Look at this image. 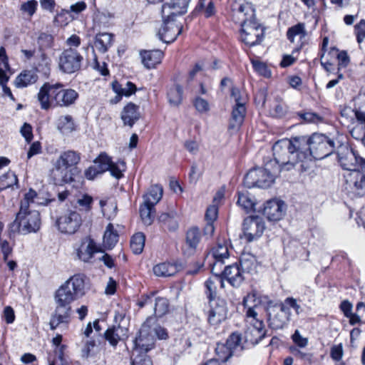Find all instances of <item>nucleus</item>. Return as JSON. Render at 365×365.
<instances>
[{
	"label": "nucleus",
	"instance_id": "obj_56",
	"mask_svg": "<svg viewBox=\"0 0 365 365\" xmlns=\"http://www.w3.org/2000/svg\"><path fill=\"white\" fill-rule=\"evenodd\" d=\"M351 135L358 140H361L364 143L365 139V128L360 125H356L350 130Z\"/></svg>",
	"mask_w": 365,
	"mask_h": 365
},
{
	"label": "nucleus",
	"instance_id": "obj_3",
	"mask_svg": "<svg viewBox=\"0 0 365 365\" xmlns=\"http://www.w3.org/2000/svg\"><path fill=\"white\" fill-rule=\"evenodd\" d=\"M301 143L306 145V141L299 136L291 139L284 138L274 144L273 155L278 165L276 168L279 169V173L291 170L299 163H301V168H304L307 154L303 153Z\"/></svg>",
	"mask_w": 365,
	"mask_h": 365
},
{
	"label": "nucleus",
	"instance_id": "obj_52",
	"mask_svg": "<svg viewBox=\"0 0 365 365\" xmlns=\"http://www.w3.org/2000/svg\"><path fill=\"white\" fill-rule=\"evenodd\" d=\"M125 163L123 161H118V163L112 162L110 171V175L117 179L123 176L122 172L125 170Z\"/></svg>",
	"mask_w": 365,
	"mask_h": 365
},
{
	"label": "nucleus",
	"instance_id": "obj_4",
	"mask_svg": "<svg viewBox=\"0 0 365 365\" xmlns=\"http://www.w3.org/2000/svg\"><path fill=\"white\" fill-rule=\"evenodd\" d=\"M78 97V93L71 88H63L60 83H45L37 94V99L43 110L50 108L51 102L56 106L68 107L73 104Z\"/></svg>",
	"mask_w": 365,
	"mask_h": 365
},
{
	"label": "nucleus",
	"instance_id": "obj_32",
	"mask_svg": "<svg viewBox=\"0 0 365 365\" xmlns=\"http://www.w3.org/2000/svg\"><path fill=\"white\" fill-rule=\"evenodd\" d=\"M158 221L164 228L170 232L175 231L178 228V216L175 211L162 213L158 217Z\"/></svg>",
	"mask_w": 365,
	"mask_h": 365
},
{
	"label": "nucleus",
	"instance_id": "obj_38",
	"mask_svg": "<svg viewBox=\"0 0 365 365\" xmlns=\"http://www.w3.org/2000/svg\"><path fill=\"white\" fill-rule=\"evenodd\" d=\"M118 240V235L112 224H108L103 235V244L108 249H112Z\"/></svg>",
	"mask_w": 365,
	"mask_h": 365
},
{
	"label": "nucleus",
	"instance_id": "obj_62",
	"mask_svg": "<svg viewBox=\"0 0 365 365\" xmlns=\"http://www.w3.org/2000/svg\"><path fill=\"white\" fill-rule=\"evenodd\" d=\"M343 346L341 344L338 345H334L331 348L330 355L333 360L334 361H340L343 356Z\"/></svg>",
	"mask_w": 365,
	"mask_h": 365
},
{
	"label": "nucleus",
	"instance_id": "obj_30",
	"mask_svg": "<svg viewBox=\"0 0 365 365\" xmlns=\"http://www.w3.org/2000/svg\"><path fill=\"white\" fill-rule=\"evenodd\" d=\"M48 200L43 198L33 189H29V191L25 193L23 200L21 201V205L24 207L30 209H34L38 205H46Z\"/></svg>",
	"mask_w": 365,
	"mask_h": 365
},
{
	"label": "nucleus",
	"instance_id": "obj_25",
	"mask_svg": "<svg viewBox=\"0 0 365 365\" xmlns=\"http://www.w3.org/2000/svg\"><path fill=\"white\" fill-rule=\"evenodd\" d=\"M127 335L128 329L120 324H118L108 329L104 333V338L111 346H115L118 341L125 339Z\"/></svg>",
	"mask_w": 365,
	"mask_h": 365
},
{
	"label": "nucleus",
	"instance_id": "obj_44",
	"mask_svg": "<svg viewBox=\"0 0 365 365\" xmlns=\"http://www.w3.org/2000/svg\"><path fill=\"white\" fill-rule=\"evenodd\" d=\"M306 36L305 25L303 23H299L292 27H290L287 32V38L291 42H294L295 38L299 37L300 39L304 38Z\"/></svg>",
	"mask_w": 365,
	"mask_h": 365
},
{
	"label": "nucleus",
	"instance_id": "obj_5",
	"mask_svg": "<svg viewBox=\"0 0 365 365\" xmlns=\"http://www.w3.org/2000/svg\"><path fill=\"white\" fill-rule=\"evenodd\" d=\"M306 141V145L301 143L303 153L307 154L306 161L312 158L322 160L332 154L335 150V141L320 133H314L311 137L299 136Z\"/></svg>",
	"mask_w": 365,
	"mask_h": 365
},
{
	"label": "nucleus",
	"instance_id": "obj_59",
	"mask_svg": "<svg viewBox=\"0 0 365 365\" xmlns=\"http://www.w3.org/2000/svg\"><path fill=\"white\" fill-rule=\"evenodd\" d=\"M299 115L307 123H317L322 120V117L315 113L307 112L299 113Z\"/></svg>",
	"mask_w": 365,
	"mask_h": 365
},
{
	"label": "nucleus",
	"instance_id": "obj_42",
	"mask_svg": "<svg viewBox=\"0 0 365 365\" xmlns=\"http://www.w3.org/2000/svg\"><path fill=\"white\" fill-rule=\"evenodd\" d=\"M14 185L18 187V178L14 172L9 170L0 177V191Z\"/></svg>",
	"mask_w": 365,
	"mask_h": 365
},
{
	"label": "nucleus",
	"instance_id": "obj_1",
	"mask_svg": "<svg viewBox=\"0 0 365 365\" xmlns=\"http://www.w3.org/2000/svg\"><path fill=\"white\" fill-rule=\"evenodd\" d=\"M85 294L84 277L75 274L61 284L54 294L56 309L51 317L50 328L56 329L69 322L71 304Z\"/></svg>",
	"mask_w": 365,
	"mask_h": 365
},
{
	"label": "nucleus",
	"instance_id": "obj_63",
	"mask_svg": "<svg viewBox=\"0 0 365 365\" xmlns=\"http://www.w3.org/2000/svg\"><path fill=\"white\" fill-rule=\"evenodd\" d=\"M218 208L217 205L209 206L206 210L205 219L207 222H213L217 217Z\"/></svg>",
	"mask_w": 365,
	"mask_h": 365
},
{
	"label": "nucleus",
	"instance_id": "obj_9",
	"mask_svg": "<svg viewBox=\"0 0 365 365\" xmlns=\"http://www.w3.org/2000/svg\"><path fill=\"white\" fill-rule=\"evenodd\" d=\"M153 322V317H149L142 324L138 336L134 341L133 356L135 354H145L154 347V335L150 332L149 323Z\"/></svg>",
	"mask_w": 365,
	"mask_h": 365
},
{
	"label": "nucleus",
	"instance_id": "obj_18",
	"mask_svg": "<svg viewBox=\"0 0 365 365\" xmlns=\"http://www.w3.org/2000/svg\"><path fill=\"white\" fill-rule=\"evenodd\" d=\"M286 206L281 200H271L267 201L262 210V214L269 221H279L284 215Z\"/></svg>",
	"mask_w": 365,
	"mask_h": 365
},
{
	"label": "nucleus",
	"instance_id": "obj_49",
	"mask_svg": "<svg viewBox=\"0 0 365 365\" xmlns=\"http://www.w3.org/2000/svg\"><path fill=\"white\" fill-rule=\"evenodd\" d=\"M148 326L150 332L154 335L155 339V337L158 338L159 339H165L168 337L166 329L163 327H161L160 326L157 325L154 318H153V322H150Z\"/></svg>",
	"mask_w": 365,
	"mask_h": 365
},
{
	"label": "nucleus",
	"instance_id": "obj_7",
	"mask_svg": "<svg viewBox=\"0 0 365 365\" xmlns=\"http://www.w3.org/2000/svg\"><path fill=\"white\" fill-rule=\"evenodd\" d=\"M41 225L40 214L34 209L24 207L20 205V210L17 213L12 228L19 232L26 235L36 232Z\"/></svg>",
	"mask_w": 365,
	"mask_h": 365
},
{
	"label": "nucleus",
	"instance_id": "obj_22",
	"mask_svg": "<svg viewBox=\"0 0 365 365\" xmlns=\"http://www.w3.org/2000/svg\"><path fill=\"white\" fill-rule=\"evenodd\" d=\"M201 237V232L197 227H192L190 228L186 233L185 245L183 247L184 254L188 256L195 254Z\"/></svg>",
	"mask_w": 365,
	"mask_h": 365
},
{
	"label": "nucleus",
	"instance_id": "obj_35",
	"mask_svg": "<svg viewBox=\"0 0 365 365\" xmlns=\"http://www.w3.org/2000/svg\"><path fill=\"white\" fill-rule=\"evenodd\" d=\"M113 35L108 33H101L96 35L94 46L99 51L105 53L111 46Z\"/></svg>",
	"mask_w": 365,
	"mask_h": 365
},
{
	"label": "nucleus",
	"instance_id": "obj_40",
	"mask_svg": "<svg viewBox=\"0 0 365 365\" xmlns=\"http://www.w3.org/2000/svg\"><path fill=\"white\" fill-rule=\"evenodd\" d=\"M237 204L246 212L252 210L255 205L253 197L248 192H239Z\"/></svg>",
	"mask_w": 365,
	"mask_h": 365
},
{
	"label": "nucleus",
	"instance_id": "obj_61",
	"mask_svg": "<svg viewBox=\"0 0 365 365\" xmlns=\"http://www.w3.org/2000/svg\"><path fill=\"white\" fill-rule=\"evenodd\" d=\"M282 305H285L289 307V310L290 311V308H292L297 314H299L302 312L301 306L297 303V300L293 297H287L283 303H281Z\"/></svg>",
	"mask_w": 365,
	"mask_h": 365
},
{
	"label": "nucleus",
	"instance_id": "obj_58",
	"mask_svg": "<svg viewBox=\"0 0 365 365\" xmlns=\"http://www.w3.org/2000/svg\"><path fill=\"white\" fill-rule=\"evenodd\" d=\"M194 106L196 110L201 113H206L210 110L208 102L202 98L197 97L194 101Z\"/></svg>",
	"mask_w": 365,
	"mask_h": 365
},
{
	"label": "nucleus",
	"instance_id": "obj_57",
	"mask_svg": "<svg viewBox=\"0 0 365 365\" xmlns=\"http://www.w3.org/2000/svg\"><path fill=\"white\" fill-rule=\"evenodd\" d=\"M132 365H153L151 359L145 354H135Z\"/></svg>",
	"mask_w": 365,
	"mask_h": 365
},
{
	"label": "nucleus",
	"instance_id": "obj_64",
	"mask_svg": "<svg viewBox=\"0 0 365 365\" xmlns=\"http://www.w3.org/2000/svg\"><path fill=\"white\" fill-rule=\"evenodd\" d=\"M0 247L3 254V259L4 262H6L9 255L12 252V248L9 245V243L6 240L0 239Z\"/></svg>",
	"mask_w": 365,
	"mask_h": 365
},
{
	"label": "nucleus",
	"instance_id": "obj_14",
	"mask_svg": "<svg viewBox=\"0 0 365 365\" xmlns=\"http://www.w3.org/2000/svg\"><path fill=\"white\" fill-rule=\"evenodd\" d=\"M78 173V169H68L56 160L52 163L49 176L55 185H62L73 182Z\"/></svg>",
	"mask_w": 365,
	"mask_h": 365
},
{
	"label": "nucleus",
	"instance_id": "obj_13",
	"mask_svg": "<svg viewBox=\"0 0 365 365\" xmlns=\"http://www.w3.org/2000/svg\"><path fill=\"white\" fill-rule=\"evenodd\" d=\"M265 229L264 220L259 216H250L244 220L242 225L243 237L247 242H252L262 235Z\"/></svg>",
	"mask_w": 365,
	"mask_h": 365
},
{
	"label": "nucleus",
	"instance_id": "obj_27",
	"mask_svg": "<svg viewBox=\"0 0 365 365\" xmlns=\"http://www.w3.org/2000/svg\"><path fill=\"white\" fill-rule=\"evenodd\" d=\"M120 117L124 125L132 127L140 117L139 106L133 103H128L123 108Z\"/></svg>",
	"mask_w": 365,
	"mask_h": 365
},
{
	"label": "nucleus",
	"instance_id": "obj_8",
	"mask_svg": "<svg viewBox=\"0 0 365 365\" xmlns=\"http://www.w3.org/2000/svg\"><path fill=\"white\" fill-rule=\"evenodd\" d=\"M254 307H248L246 312L247 322L250 324L245 331V339L252 344H257L264 338L266 330L262 320L257 319Z\"/></svg>",
	"mask_w": 365,
	"mask_h": 365
},
{
	"label": "nucleus",
	"instance_id": "obj_45",
	"mask_svg": "<svg viewBox=\"0 0 365 365\" xmlns=\"http://www.w3.org/2000/svg\"><path fill=\"white\" fill-rule=\"evenodd\" d=\"M153 211L154 206L147 204L143 202V205H142L140 207V215L143 222L145 225H150L152 224L153 220Z\"/></svg>",
	"mask_w": 365,
	"mask_h": 365
},
{
	"label": "nucleus",
	"instance_id": "obj_55",
	"mask_svg": "<svg viewBox=\"0 0 365 365\" xmlns=\"http://www.w3.org/2000/svg\"><path fill=\"white\" fill-rule=\"evenodd\" d=\"M355 34L358 43H361L365 38V21L361 20L354 27Z\"/></svg>",
	"mask_w": 365,
	"mask_h": 365
},
{
	"label": "nucleus",
	"instance_id": "obj_16",
	"mask_svg": "<svg viewBox=\"0 0 365 365\" xmlns=\"http://www.w3.org/2000/svg\"><path fill=\"white\" fill-rule=\"evenodd\" d=\"M81 224V215L76 211H69L61 216L57 220L58 228L65 234H73Z\"/></svg>",
	"mask_w": 365,
	"mask_h": 365
},
{
	"label": "nucleus",
	"instance_id": "obj_50",
	"mask_svg": "<svg viewBox=\"0 0 365 365\" xmlns=\"http://www.w3.org/2000/svg\"><path fill=\"white\" fill-rule=\"evenodd\" d=\"M37 43L40 50L51 48L53 44V36L47 33H41L38 37Z\"/></svg>",
	"mask_w": 365,
	"mask_h": 365
},
{
	"label": "nucleus",
	"instance_id": "obj_51",
	"mask_svg": "<svg viewBox=\"0 0 365 365\" xmlns=\"http://www.w3.org/2000/svg\"><path fill=\"white\" fill-rule=\"evenodd\" d=\"M86 7H87V5L84 1L76 2V4H72L70 6L69 10H62L61 13L58 14L56 16V17L54 18V22H57L58 19L59 17H61L65 13L69 14L70 12H73V13L78 14L83 11L84 10H86Z\"/></svg>",
	"mask_w": 365,
	"mask_h": 365
},
{
	"label": "nucleus",
	"instance_id": "obj_11",
	"mask_svg": "<svg viewBox=\"0 0 365 365\" xmlns=\"http://www.w3.org/2000/svg\"><path fill=\"white\" fill-rule=\"evenodd\" d=\"M83 56L74 48H67L60 54L58 58L59 69L68 74H71L81 68Z\"/></svg>",
	"mask_w": 365,
	"mask_h": 365
},
{
	"label": "nucleus",
	"instance_id": "obj_2",
	"mask_svg": "<svg viewBox=\"0 0 365 365\" xmlns=\"http://www.w3.org/2000/svg\"><path fill=\"white\" fill-rule=\"evenodd\" d=\"M339 162L346 171L343 176L347 192L354 197L365 196V158L346 148L344 155H339Z\"/></svg>",
	"mask_w": 365,
	"mask_h": 365
},
{
	"label": "nucleus",
	"instance_id": "obj_10",
	"mask_svg": "<svg viewBox=\"0 0 365 365\" xmlns=\"http://www.w3.org/2000/svg\"><path fill=\"white\" fill-rule=\"evenodd\" d=\"M175 16H164L162 14L163 24L158 29L157 36L160 40L165 43L173 42L180 34L182 26L177 22Z\"/></svg>",
	"mask_w": 365,
	"mask_h": 365
},
{
	"label": "nucleus",
	"instance_id": "obj_36",
	"mask_svg": "<svg viewBox=\"0 0 365 365\" xmlns=\"http://www.w3.org/2000/svg\"><path fill=\"white\" fill-rule=\"evenodd\" d=\"M178 272L176 265L170 263H160L153 267V272L158 277H170Z\"/></svg>",
	"mask_w": 365,
	"mask_h": 365
},
{
	"label": "nucleus",
	"instance_id": "obj_39",
	"mask_svg": "<svg viewBox=\"0 0 365 365\" xmlns=\"http://www.w3.org/2000/svg\"><path fill=\"white\" fill-rule=\"evenodd\" d=\"M182 88L180 85H175L168 92V99L173 106H178L182 100Z\"/></svg>",
	"mask_w": 365,
	"mask_h": 365
},
{
	"label": "nucleus",
	"instance_id": "obj_60",
	"mask_svg": "<svg viewBox=\"0 0 365 365\" xmlns=\"http://www.w3.org/2000/svg\"><path fill=\"white\" fill-rule=\"evenodd\" d=\"M252 64L255 70L257 72H258L260 75L264 76L265 77L270 76L271 72L264 63L259 61H253Z\"/></svg>",
	"mask_w": 365,
	"mask_h": 365
},
{
	"label": "nucleus",
	"instance_id": "obj_21",
	"mask_svg": "<svg viewBox=\"0 0 365 365\" xmlns=\"http://www.w3.org/2000/svg\"><path fill=\"white\" fill-rule=\"evenodd\" d=\"M255 9L250 2H244L234 10L233 17L240 25L244 23H250L251 21H256L255 16Z\"/></svg>",
	"mask_w": 365,
	"mask_h": 365
},
{
	"label": "nucleus",
	"instance_id": "obj_26",
	"mask_svg": "<svg viewBox=\"0 0 365 365\" xmlns=\"http://www.w3.org/2000/svg\"><path fill=\"white\" fill-rule=\"evenodd\" d=\"M140 55L142 63L148 69L155 68L161 62L163 57V51L159 49L142 51L140 52Z\"/></svg>",
	"mask_w": 365,
	"mask_h": 365
},
{
	"label": "nucleus",
	"instance_id": "obj_19",
	"mask_svg": "<svg viewBox=\"0 0 365 365\" xmlns=\"http://www.w3.org/2000/svg\"><path fill=\"white\" fill-rule=\"evenodd\" d=\"M191 0H169L162 6L164 16H178L185 14Z\"/></svg>",
	"mask_w": 365,
	"mask_h": 365
},
{
	"label": "nucleus",
	"instance_id": "obj_34",
	"mask_svg": "<svg viewBox=\"0 0 365 365\" xmlns=\"http://www.w3.org/2000/svg\"><path fill=\"white\" fill-rule=\"evenodd\" d=\"M58 130L64 135L69 134L76 130V125L71 115L60 116L56 122Z\"/></svg>",
	"mask_w": 365,
	"mask_h": 365
},
{
	"label": "nucleus",
	"instance_id": "obj_31",
	"mask_svg": "<svg viewBox=\"0 0 365 365\" xmlns=\"http://www.w3.org/2000/svg\"><path fill=\"white\" fill-rule=\"evenodd\" d=\"M56 160L68 169H78L76 165L81 160V155L78 153L69 150L61 153Z\"/></svg>",
	"mask_w": 365,
	"mask_h": 365
},
{
	"label": "nucleus",
	"instance_id": "obj_24",
	"mask_svg": "<svg viewBox=\"0 0 365 365\" xmlns=\"http://www.w3.org/2000/svg\"><path fill=\"white\" fill-rule=\"evenodd\" d=\"M245 114V103L235 104L232 107L229 129L235 131L238 130L244 122Z\"/></svg>",
	"mask_w": 365,
	"mask_h": 365
},
{
	"label": "nucleus",
	"instance_id": "obj_47",
	"mask_svg": "<svg viewBox=\"0 0 365 365\" xmlns=\"http://www.w3.org/2000/svg\"><path fill=\"white\" fill-rule=\"evenodd\" d=\"M168 311V301L164 297H156L155 299L154 313L157 317L165 315Z\"/></svg>",
	"mask_w": 365,
	"mask_h": 365
},
{
	"label": "nucleus",
	"instance_id": "obj_54",
	"mask_svg": "<svg viewBox=\"0 0 365 365\" xmlns=\"http://www.w3.org/2000/svg\"><path fill=\"white\" fill-rule=\"evenodd\" d=\"M37 5L38 3L36 0H30L21 4V10L31 17L35 14Z\"/></svg>",
	"mask_w": 365,
	"mask_h": 365
},
{
	"label": "nucleus",
	"instance_id": "obj_33",
	"mask_svg": "<svg viewBox=\"0 0 365 365\" xmlns=\"http://www.w3.org/2000/svg\"><path fill=\"white\" fill-rule=\"evenodd\" d=\"M163 193V187L160 185H152L148 192L144 195V202L155 205L160 200Z\"/></svg>",
	"mask_w": 365,
	"mask_h": 365
},
{
	"label": "nucleus",
	"instance_id": "obj_48",
	"mask_svg": "<svg viewBox=\"0 0 365 365\" xmlns=\"http://www.w3.org/2000/svg\"><path fill=\"white\" fill-rule=\"evenodd\" d=\"M111 158L105 153H101L99 156L95 160L94 163L96 164L97 168L101 173H105L110 168L112 163Z\"/></svg>",
	"mask_w": 365,
	"mask_h": 365
},
{
	"label": "nucleus",
	"instance_id": "obj_37",
	"mask_svg": "<svg viewBox=\"0 0 365 365\" xmlns=\"http://www.w3.org/2000/svg\"><path fill=\"white\" fill-rule=\"evenodd\" d=\"M37 76L31 71H26L21 73L15 80V85L17 88H24L36 81Z\"/></svg>",
	"mask_w": 365,
	"mask_h": 365
},
{
	"label": "nucleus",
	"instance_id": "obj_23",
	"mask_svg": "<svg viewBox=\"0 0 365 365\" xmlns=\"http://www.w3.org/2000/svg\"><path fill=\"white\" fill-rule=\"evenodd\" d=\"M222 279H226L232 287H238L244 280V276L237 264L225 267L222 273Z\"/></svg>",
	"mask_w": 365,
	"mask_h": 365
},
{
	"label": "nucleus",
	"instance_id": "obj_20",
	"mask_svg": "<svg viewBox=\"0 0 365 365\" xmlns=\"http://www.w3.org/2000/svg\"><path fill=\"white\" fill-rule=\"evenodd\" d=\"M101 252V249L96 245L93 240L84 239L79 247L76 250L78 258L84 262H89L95 253Z\"/></svg>",
	"mask_w": 365,
	"mask_h": 365
},
{
	"label": "nucleus",
	"instance_id": "obj_43",
	"mask_svg": "<svg viewBox=\"0 0 365 365\" xmlns=\"http://www.w3.org/2000/svg\"><path fill=\"white\" fill-rule=\"evenodd\" d=\"M215 353L217 358L213 360L216 361L217 363H219V361H227V359L233 354L232 351H231L230 348H229V346H227L225 343L217 344Z\"/></svg>",
	"mask_w": 365,
	"mask_h": 365
},
{
	"label": "nucleus",
	"instance_id": "obj_41",
	"mask_svg": "<svg viewBox=\"0 0 365 365\" xmlns=\"http://www.w3.org/2000/svg\"><path fill=\"white\" fill-rule=\"evenodd\" d=\"M145 236L143 232H137L130 240V248L135 255L140 254L144 248Z\"/></svg>",
	"mask_w": 365,
	"mask_h": 365
},
{
	"label": "nucleus",
	"instance_id": "obj_28",
	"mask_svg": "<svg viewBox=\"0 0 365 365\" xmlns=\"http://www.w3.org/2000/svg\"><path fill=\"white\" fill-rule=\"evenodd\" d=\"M212 255L215 259V262L212 264V272L215 270L220 269V267L225 263V260L229 258L230 254L228 247L225 243H218L217 245L212 248Z\"/></svg>",
	"mask_w": 365,
	"mask_h": 365
},
{
	"label": "nucleus",
	"instance_id": "obj_12",
	"mask_svg": "<svg viewBox=\"0 0 365 365\" xmlns=\"http://www.w3.org/2000/svg\"><path fill=\"white\" fill-rule=\"evenodd\" d=\"M241 40L250 46L259 43L264 37V29L257 21L241 25Z\"/></svg>",
	"mask_w": 365,
	"mask_h": 365
},
{
	"label": "nucleus",
	"instance_id": "obj_17",
	"mask_svg": "<svg viewBox=\"0 0 365 365\" xmlns=\"http://www.w3.org/2000/svg\"><path fill=\"white\" fill-rule=\"evenodd\" d=\"M291 312L289 307L282 305L279 308H274L269 312V326L273 329H282L289 321Z\"/></svg>",
	"mask_w": 365,
	"mask_h": 365
},
{
	"label": "nucleus",
	"instance_id": "obj_46",
	"mask_svg": "<svg viewBox=\"0 0 365 365\" xmlns=\"http://www.w3.org/2000/svg\"><path fill=\"white\" fill-rule=\"evenodd\" d=\"M198 11H202L205 17L209 18L215 13V8L212 0H200L196 7Z\"/></svg>",
	"mask_w": 365,
	"mask_h": 365
},
{
	"label": "nucleus",
	"instance_id": "obj_15",
	"mask_svg": "<svg viewBox=\"0 0 365 365\" xmlns=\"http://www.w3.org/2000/svg\"><path fill=\"white\" fill-rule=\"evenodd\" d=\"M210 309L207 311L208 323L214 327L218 326L227 319V306L225 300L217 298L209 302Z\"/></svg>",
	"mask_w": 365,
	"mask_h": 365
},
{
	"label": "nucleus",
	"instance_id": "obj_53",
	"mask_svg": "<svg viewBox=\"0 0 365 365\" xmlns=\"http://www.w3.org/2000/svg\"><path fill=\"white\" fill-rule=\"evenodd\" d=\"M241 340L240 334L233 333L229 336L225 344H227V346L230 348L231 351H232V353H234V351L240 346Z\"/></svg>",
	"mask_w": 365,
	"mask_h": 365
},
{
	"label": "nucleus",
	"instance_id": "obj_29",
	"mask_svg": "<svg viewBox=\"0 0 365 365\" xmlns=\"http://www.w3.org/2000/svg\"><path fill=\"white\" fill-rule=\"evenodd\" d=\"M213 273L214 276L210 277L205 283L206 287L205 293L209 299V302L211 300H216L217 299L216 298L217 285L220 284L222 287H224V282L220 275V271L219 270V272H217V270H215Z\"/></svg>",
	"mask_w": 365,
	"mask_h": 365
},
{
	"label": "nucleus",
	"instance_id": "obj_6",
	"mask_svg": "<svg viewBox=\"0 0 365 365\" xmlns=\"http://www.w3.org/2000/svg\"><path fill=\"white\" fill-rule=\"evenodd\" d=\"M272 163H267L264 168H255L250 170L245 176L244 184L248 188L259 187L268 188L275 180L279 174V169L270 170Z\"/></svg>",
	"mask_w": 365,
	"mask_h": 365
}]
</instances>
